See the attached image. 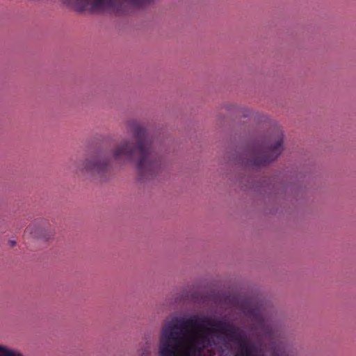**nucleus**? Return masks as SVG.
<instances>
[{
  "mask_svg": "<svg viewBox=\"0 0 356 356\" xmlns=\"http://www.w3.org/2000/svg\"><path fill=\"white\" fill-rule=\"evenodd\" d=\"M223 298H224V302H225V296H223Z\"/></svg>",
  "mask_w": 356,
  "mask_h": 356,
  "instance_id": "9",
  "label": "nucleus"
},
{
  "mask_svg": "<svg viewBox=\"0 0 356 356\" xmlns=\"http://www.w3.org/2000/svg\"><path fill=\"white\" fill-rule=\"evenodd\" d=\"M283 132L276 127L261 144H257L248 149L245 165L259 167L275 161L283 151Z\"/></svg>",
  "mask_w": 356,
  "mask_h": 356,
  "instance_id": "3",
  "label": "nucleus"
},
{
  "mask_svg": "<svg viewBox=\"0 0 356 356\" xmlns=\"http://www.w3.org/2000/svg\"><path fill=\"white\" fill-rule=\"evenodd\" d=\"M233 302H249V300L247 299H241L238 297H234Z\"/></svg>",
  "mask_w": 356,
  "mask_h": 356,
  "instance_id": "7",
  "label": "nucleus"
},
{
  "mask_svg": "<svg viewBox=\"0 0 356 356\" xmlns=\"http://www.w3.org/2000/svg\"><path fill=\"white\" fill-rule=\"evenodd\" d=\"M25 234L34 238L49 241L54 238L55 232L46 220H37L26 228Z\"/></svg>",
  "mask_w": 356,
  "mask_h": 356,
  "instance_id": "5",
  "label": "nucleus"
},
{
  "mask_svg": "<svg viewBox=\"0 0 356 356\" xmlns=\"http://www.w3.org/2000/svg\"><path fill=\"white\" fill-rule=\"evenodd\" d=\"M159 356H263L239 327L207 316L173 317L163 326ZM271 356H286L274 350Z\"/></svg>",
  "mask_w": 356,
  "mask_h": 356,
  "instance_id": "1",
  "label": "nucleus"
},
{
  "mask_svg": "<svg viewBox=\"0 0 356 356\" xmlns=\"http://www.w3.org/2000/svg\"><path fill=\"white\" fill-rule=\"evenodd\" d=\"M128 127L136 140L134 145L123 140L112 151L115 160L131 161L137 154L136 168L141 180L153 178L161 167L160 156L154 151L153 138L138 122L130 121Z\"/></svg>",
  "mask_w": 356,
  "mask_h": 356,
  "instance_id": "2",
  "label": "nucleus"
},
{
  "mask_svg": "<svg viewBox=\"0 0 356 356\" xmlns=\"http://www.w3.org/2000/svg\"><path fill=\"white\" fill-rule=\"evenodd\" d=\"M77 170L86 172L92 175L104 177L109 170L107 160L97 156H90L77 163Z\"/></svg>",
  "mask_w": 356,
  "mask_h": 356,
  "instance_id": "4",
  "label": "nucleus"
},
{
  "mask_svg": "<svg viewBox=\"0 0 356 356\" xmlns=\"http://www.w3.org/2000/svg\"><path fill=\"white\" fill-rule=\"evenodd\" d=\"M0 356H22L16 350H10L4 346L0 345Z\"/></svg>",
  "mask_w": 356,
  "mask_h": 356,
  "instance_id": "6",
  "label": "nucleus"
},
{
  "mask_svg": "<svg viewBox=\"0 0 356 356\" xmlns=\"http://www.w3.org/2000/svg\"><path fill=\"white\" fill-rule=\"evenodd\" d=\"M10 242L12 246L15 245V242L14 241H10Z\"/></svg>",
  "mask_w": 356,
  "mask_h": 356,
  "instance_id": "8",
  "label": "nucleus"
}]
</instances>
